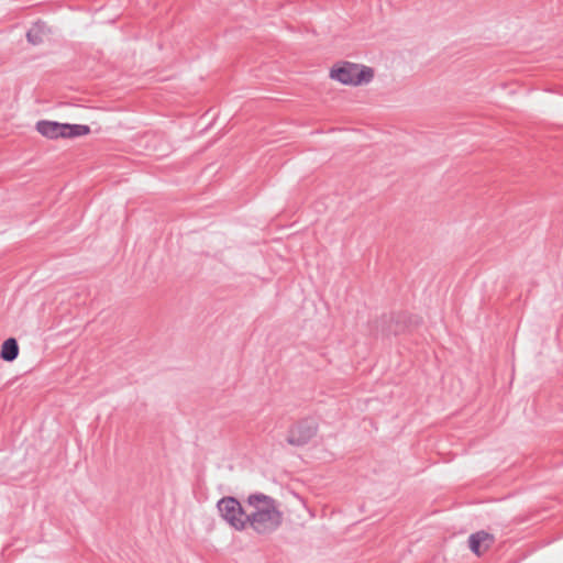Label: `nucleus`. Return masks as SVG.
Returning a JSON list of instances; mask_svg holds the SVG:
<instances>
[{"mask_svg":"<svg viewBox=\"0 0 563 563\" xmlns=\"http://www.w3.org/2000/svg\"><path fill=\"white\" fill-rule=\"evenodd\" d=\"M245 505L249 526L255 532L267 534L277 530L283 523L284 514L280 503L273 497L262 493L251 494L246 498Z\"/></svg>","mask_w":563,"mask_h":563,"instance_id":"f257e3e1","label":"nucleus"},{"mask_svg":"<svg viewBox=\"0 0 563 563\" xmlns=\"http://www.w3.org/2000/svg\"><path fill=\"white\" fill-rule=\"evenodd\" d=\"M35 129L41 135L51 140L58 137L73 139L87 135L90 132L88 125L59 123L48 120L38 121Z\"/></svg>","mask_w":563,"mask_h":563,"instance_id":"7ed1b4c3","label":"nucleus"},{"mask_svg":"<svg viewBox=\"0 0 563 563\" xmlns=\"http://www.w3.org/2000/svg\"><path fill=\"white\" fill-rule=\"evenodd\" d=\"M218 511L221 518L235 530L242 531L249 526L246 508L233 497H223L218 501Z\"/></svg>","mask_w":563,"mask_h":563,"instance_id":"20e7f679","label":"nucleus"},{"mask_svg":"<svg viewBox=\"0 0 563 563\" xmlns=\"http://www.w3.org/2000/svg\"><path fill=\"white\" fill-rule=\"evenodd\" d=\"M494 536L485 531L473 533L468 538V545L476 555L485 553L494 543Z\"/></svg>","mask_w":563,"mask_h":563,"instance_id":"423d86ee","label":"nucleus"},{"mask_svg":"<svg viewBox=\"0 0 563 563\" xmlns=\"http://www.w3.org/2000/svg\"><path fill=\"white\" fill-rule=\"evenodd\" d=\"M27 40L32 44H38L44 40V26L41 24H35L31 27L26 34Z\"/></svg>","mask_w":563,"mask_h":563,"instance_id":"6e6552de","label":"nucleus"},{"mask_svg":"<svg viewBox=\"0 0 563 563\" xmlns=\"http://www.w3.org/2000/svg\"><path fill=\"white\" fill-rule=\"evenodd\" d=\"M317 433V423L312 420L297 422L289 430L287 441L291 445L301 446L307 444Z\"/></svg>","mask_w":563,"mask_h":563,"instance_id":"39448f33","label":"nucleus"},{"mask_svg":"<svg viewBox=\"0 0 563 563\" xmlns=\"http://www.w3.org/2000/svg\"><path fill=\"white\" fill-rule=\"evenodd\" d=\"M18 355L19 345L16 340L13 338L7 339L1 345L0 357L3 361L12 362L18 357Z\"/></svg>","mask_w":563,"mask_h":563,"instance_id":"0eeeda50","label":"nucleus"},{"mask_svg":"<svg viewBox=\"0 0 563 563\" xmlns=\"http://www.w3.org/2000/svg\"><path fill=\"white\" fill-rule=\"evenodd\" d=\"M329 76L342 85L357 87L373 80L374 69L362 64L339 62L330 69Z\"/></svg>","mask_w":563,"mask_h":563,"instance_id":"f03ea898","label":"nucleus"}]
</instances>
